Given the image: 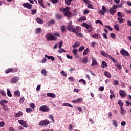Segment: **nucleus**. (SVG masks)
Here are the masks:
<instances>
[{"mask_svg": "<svg viewBox=\"0 0 131 131\" xmlns=\"http://www.w3.org/2000/svg\"><path fill=\"white\" fill-rule=\"evenodd\" d=\"M102 36L104 39H108V36H107V34L105 33H102Z\"/></svg>", "mask_w": 131, "mask_h": 131, "instance_id": "3c124183", "label": "nucleus"}, {"mask_svg": "<svg viewBox=\"0 0 131 131\" xmlns=\"http://www.w3.org/2000/svg\"><path fill=\"white\" fill-rule=\"evenodd\" d=\"M48 124H50V121L48 119L42 120L39 123V126H47Z\"/></svg>", "mask_w": 131, "mask_h": 131, "instance_id": "20e7f679", "label": "nucleus"}, {"mask_svg": "<svg viewBox=\"0 0 131 131\" xmlns=\"http://www.w3.org/2000/svg\"><path fill=\"white\" fill-rule=\"evenodd\" d=\"M112 123L114 126H115V127H117V122H116V120H113Z\"/></svg>", "mask_w": 131, "mask_h": 131, "instance_id": "58836bf2", "label": "nucleus"}, {"mask_svg": "<svg viewBox=\"0 0 131 131\" xmlns=\"http://www.w3.org/2000/svg\"><path fill=\"white\" fill-rule=\"evenodd\" d=\"M119 94H120V96H121V97H125V96H126V93L125 92V91H124L123 90H120Z\"/></svg>", "mask_w": 131, "mask_h": 131, "instance_id": "4468645a", "label": "nucleus"}, {"mask_svg": "<svg viewBox=\"0 0 131 131\" xmlns=\"http://www.w3.org/2000/svg\"><path fill=\"white\" fill-rule=\"evenodd\" d=\"M114 27L115 29L117 30V31H119V27H118V24H116L115 25H114Z\"/></svg>", "mask_w": 131, "mask_h": 131, "instance_id": "37998d69", "label": "nucleus"}, {"mask_svg": "<svg viewBox=\"0 0 131 131\" xmlns=\"http://www.w3.org/2000/svg\"><path fill=\"white\" fill-rule=\"evenodd\" d=\"M41 74H42V75H44V76H47L48 71H47V70H46V69H42V70L41 71Z\"/></svg>", "mask_w": 131, "mask_h": 131, "instance_id": "393cba45", "label": "nucleus"}, {"mask_svg": "<svg viewBox=\"0 0 131 131\" xmlns=\"http://www.w3.org/2000/svg\"><path fill=\"white\" fill-rule=\"evenodd\" d=\"M30 107H31V108L32 109H34L35 108V105L33 103H31L30 104Z\"/></svg>", "mask_w": 131, "mask_h": 131, "instance_id": "4d7b16f0", "label": "nucleus"}, {"mask_svg": "<svg viewBox=\"0 0 131 131\" xmlns=\"http://www.w3.org/2000/svg\"><path fill=\"white\" fill-rule=\"evenodd\" d=\"M78 52V50H77V49H73L72 51V52L73 53V54L75 55L76 58H77V57L78 56V55H77Z\"/></svg>", "mask_w": 131, "mask_h": 131, "instance_id": "7c9ffc66", "label": "nucleus"}, {"mask_svg": "<svg viewBox=\"0 0 131 131\" xmlns=\"http://www.w3.org/2000/svg\"><path fill=\"white\" fill-rule=\"evenodd\" d=\"M120 54H121L122 56H126L127 57H129L130 56L129 53H128V52H127L123 48L120 50Z\"/></svg>", "mask_w": 131, "mask_h": 131, "instance_id": "0eeeda50", "label": "nucleus"}, {"mask_svg": "<svg viewBox=\"0 0 131 131\" xmlns=\"http://www.w3.org/2000/svg\"><path fill=\"white\" fill-rule=\"evenodd\" d=\"M55 17H56V19H57L58 20H60V19H61L62 18V15H61L59 13H57L55 15Z\"/></svg>", "mask_w": 131, "mask_h": 131, "instance_id": "c9c22d12", "label": "nucleus"}, {"mask_svg": "<svg viewBox=\"0 0 131 131\" xmlns=\"http://www.w3.org/2000/svg\"><path fill=\"white\" fill-rule=\"evenodd\" d=\"M82 26L85 27L86 29H89V28H91L92 27V25H89L86 23H84L82 24Z\"/></svg>", "mask_w": 131, "mask_h": 131, "instance_id": "aec40b11", "label": "nucleus"}, {"mask_svg": "<svg viewBox=\"0 0 131 131\" xmlns=\"http://www.w3.org/2000/svg\"><path fill=\"white\" fill-rule=\"evenodd\" d=\"M73 126H72V125L70 124L69 125V130L71 131L73 130Z\"/></svg>", "mask_w": 131, "mask_h": 131, "instance_id": "69168bd1", "label": "nucleus"}, {"mask_svg": "<svg viewBox=\"0 0 131 131\" xmlns=\"http://www.w3.org/2000/svg\"><path fill=\"white\" fill-rule=\"evenodd\" d=\"M76 32H80L81 31V28L78 26L76 27Z\"/></svg>", "mask_w": 131, "mask_h": 131, "instance_id": "a19ab883", "label": "nucleus"}, {"mask_svg": "<svg viewBox=\"0 0 131 131\" xmlns=\"http://www.w3.org/2000/svg\"><path fill=\"white\" fill-rule=\"evenodd\" d=\"M23 115V113L21 111H19L18 113H15L14 115L15 117H21Z\"/></svg>", "mask_w": 131, "mask_h": 131, "instance_id": "2eb2a0df", "label": "nucleus"}, {"mask_svg": "<svg viewBox=\"0 0 131 131\" xmlns=\"http://www.w3.org/2000/svg\"><path fill=\"white\" fill-rule=\"evenodd\" d=\"M7 103H8V101L6 100H2L0 101V105L1 106H4L5 105L4 104H7Z\"/></svg>", "mask_w": 131, "mask_h": 131, "instance_id": "a878e982", "label": "nucleus"}, {"mask_svg": "<svg viewBox=\"0 0 131 131\" xmlns=\"http://www.w3.org/2000/svg\"><path fill=\"white\" fill-rule=\"evenodd\" d=\"M110 99H112V98H115V95H114V92L112 91V90H110Z\"/></svg>", "mask_w": 131, "mask_h": 131, "instance_id": "c85d7f7f", "label": "nucleus"}, {"mask_svg": "<svg viewBox=\"0 0 131 131\" xmlns=\"http://www.w3.org/2000/svg\"><path fill=\"white\" fill-rule=\"evenodd\" d=\"M118 104L120 108H122L123 107V102L121 101V99H119L118 101Z\"/></svg>", "mask_w": 131, "mask_h": 131, "instance_id": "cd10ccee", "label": "nucleus"}, {"mask_svg": "<svg viewBox=\"0 0 131 131\" xmlns=\"http://www.w3.org/2000/svg\"><path fill=\"white\" fill-rule=\"evenodd\" d=\"M25 100V99H24V97H22L19 99V103L20 104L23 103V102Z\"/></svg>", "mask_w": 131, "mask_h": 131, "instance_id": "13d9d810", "label": "nucleus"}, {"mask_svg": "<svg viewBox=\"0 0 131 131\" xmlns=\"http://www.w3.org/2000/svg\"><path fill=\"white\" fill-rule=\"evenodd\" d=\"M109 59H111V60H112V62H113V63H116V64H118V61L114 59L113 57H112L111 56H110Z\"/></svg>", "mask_w": 131, "mask_h": 131, "instance_id": "2f4dec72", "label": "nucleus"}, {"mask_svg": "<svg viewBox=\"0 0 131 131\" xmlns=\"http://www.w3.org/2000/svg\"><path fill=\"white\" fill-rule=\"evenodd\" d=\"M110 36L112 37V38H113V39H115V34L112 33L110 34Z\"/></svg>", "mask_w": 131, "mask_h": 131, "instance_id": "6e6d98bb", "label": "nucleus"}, {"mask_svg": "<svg viewBox=\"0 0 131 131\" xmlns=\"http://www.w3.org/2000/svg\"><path fill=\"white\" fill-rule=\"evenodd\" d=\"M101 67H102V68H105V67H108V64H107V62L105 61H103L102 62Z\"/></svg>", "mask_w": 131, "mask_h": 131, "instance_id": "bb28decb", "label": "nucleus"}, {"mask_svg": "<svg viewBox=\"0 0 131 131\" xmlns=\"http://www.w3.org/2000/svg\"><path fill=\"white\" fill-rule=\"evenodd\" d=\"M7 94L8 97H12V94H11V91L9 90V89H8L7 90Z\"/></svg>", "mask_w": 131, "mask_h": 131, "instance_id": "49530a36", "label": "nucleus"}, {"mask_svg": "<svg viewBox=\"0 0 131 131\" xmlns=\"http://www.w3.org/2000/svg\"><path fill=\"white\" fill-rule=\"evenodd\" d=\"M72 23H70V25H68V30H69L70 31H71L72 32H74V33H76V29H75L74 27L71 24Z\"/></svg>", "mask_w": 131, "mask_h": 131, "instance_id": "6e6552de", "label": "nucleus"}, {"mask_svg": "<svg viewBox=\"0 0 131 131\" xmlns=\"http://www.w3.org/2000/svg\"><path fill=\"white\" fill-rule=\"evenodd\" d=\"M79 46H80V45L79 44V43L76 42H75L73 46V48L74 49H75V48H78V47H79Z\"/></svg>", "mask_w": 131, "mask_h": 131, "instance_id": "473e14b6", "label": "nucleus"}, {"mask_svg": "<svg viewBox=\"0 0 131 131\" xmlns=\"http://www.w3.org/2000/svg\"><path fill=\"white\" fill-rule=\"evenodd\" d=\"M39 110L42 112H49L51 111V109L46 105L41 106L39 107Z\"/></svg>", "mask_w": 131, "mask_h": 131, "instance_id": "7ed1b4c3", "label": "nucleus"}, {"mask_svg": "<svg viewBox=\"0 0 131 131\" xmlns=\"http://www.w3.org/2000/svg\"><path fill=\"white\" fill-rule=\"evenodd\" d=\"M22 5L24 8H26L28 10H31V8H32V5L28 3H24Z\"/></svg>", "mask_w": 131, "mask_h": 131, "instance_id": "1a4fd4ad", "label": "nucleus"}, {"mask_svg": "<svg viewBox=\"0 0 131 131\" xmlns=\"http://www.w3.org/2000/svg\"><path fill=\"white\" fill-rule=\"evenodd\" d=\"M79 82H83L84 84H86V82H85V80H83V79H81L79 80Z\"/></svg>", "mask_w": 131, "mask_h": 131, "instance_id": "0e129e2a", "label": "nucleus"}, {"mask_svg": "<svg viewBox=\"0 0 131 131\" xmlns=\"http://www.w3.org/2000/svg\"><path fill=\"white\" fill-rule=\"evenodd\" d=\"M62 106L63 107H70V108H73V106L68 103H63L62 104Z\"/></svg>", "mask_w": 131, "mask_h": 131, "instance_id": "dca6fc26", "label": "nucleus"}, {"mask_svg": "<svg viewBox=\"0 0 131 131\" xmlns=\"http://www.w3.org/2000/svg\"><path fill=\"white\" fill-rule=\"evenodd\" d=\"M3 106L2 109L5 110L6 111H9V107L6 105H2Z\"/></svg>", "mask_w": 131, "mask_h": 131, "instance_id": "ea45409f", "label": "nucleus"}, {"mask_svg": "<svg viewBox=\"0 0 131 131\" xmlns=\"http://www.w3.org/2000/svg\"><path fill=\"white\" fill-rule=\"evenodd\" d=\"M47 95L48 97H50V98H56V95L55 94V93H47Z\"/></svg>", "mask_w": 131, "mask_h": 131, "instance_id": "f3484780", "label": "nucleus"}, {"mask_svg": "<svg viewBox=\"0 0 131 131\" xmlns=\"http://www.w3.org/2000/svg\"><path fill=\"white\" fill-rule=\"evenodd\" d=\"M31 12L32 15H35L36 14V12H37V10L36 9H33Z\"/></svg>", "mask_w": 131, "mask_h": 131, "instance_id": "864d4df0", "label": "nucleus"}, {"mask_svg": "<svg viewBox=\"0 0 131 131\" xmlns=\"http://www.w3.org/2000/svg\"><path fill=\"white\" fill-rule=\"evenodd\" d=\"M92 37H93V38H95L96 39H99L100 38H101V35L96 33V34H94L93 35H92Z\"/></svg>", "mask_w": 131, "mask_h": 131, "instance_id": "ddd939ff", "label": "nucleus"}, {"mask_svg": "<svg viewBox=\"0 0 131 131\" xmlns=\"http://www.w3.org/2000/svg\"><path fill=\"white\" fill-rule=\"evenodd\" d=\"M68 79H69V80H70L71 82H74V80H75L74 78H73L72 77H69L68 78Z\"/></svg>", "mask_w": 131, "mask_h": 131, "instance_id": "603ef678", "label": "nucleus"}, {"mask_svg": "<svg viewBox=\"0 0 131 131\" xmlns=\"http://www.w3.org/2000/svg\"><path fill=\"white\" fill-rule=\"evenodd\" d=\"M38 3L39 5H40V6L44 9L45 5H43V4H44L45 2L43 1V0H38Z\"/></svg>", "mask_w": 131, "mask_h": 131, "instance_id": "a211bd4d", "label": "nucleus"}, {"mask_svg": "<svg viewBox=\"0 0 131 131\" xmlns=\"http://www.w3.org/2000/svg\"><path fill=\"white\" fill-rule=\"evenodd\" d=\"M92 63L91 64V66H96L98 65V62H97V61L96 60V59L92 58Z\"/></svg>", "mask_w": 131, "mask_h": 131, "instance_id": "4be33fe9", "label": "nucleus"}, {"mask_svg": "<svg viewBox=\"0 0 131 131\" xmlns=\"http://www.w3.org/2000/svg\"><path fill=\"white\" fill-rule=\"evenodd\" d=\"M12 71H13V69L9 68L5 70V73H10V72H12Z\"/></svg>", "mask_w": 131, "mask_h": 131, "instance_id": "79ce46f5", "label": "nucleus"}, {"mask_svg": "<svg viewBox=\"0 0 131 131\" xmlns=\"http://www.w3.org/2000/svg\"><path fill=\"white\" fill-rule=\"evenodd\" d=\"M5 126V122L4 121L0 122V127H4Z\"/></svg>", "mask_w": 131, "mask_h": 131, "instance_id": "e2e57ef3", "label": "nucleus"}, {"mask_svg": "<svg viewBox=\"0 0 131 131\" xmlns=\"http://www.w3.org/2000/svg\"><path fill=\"white\" fill-rule=\"evenodd\" d=\"M120 113L121 114H122V115H124V114H125V113H126V111L124 109H123V107H120Z\"/></svg>", "mask_w": 131, "mask_h": 131, "instance_id": "c756f323", "label": "nucleus"}, {"mask_svg": "<svg viewBox=\"0 0 131 131\" xmlns=\"http://www.w3.org/2000/svg\"><path fill=\"white\" fill-rule=\"evenodd\" d=\"M118 84H119L118 81L117 80H115L114 81V85H118Z\"/></svg>", "mask_w": 131, "mask_h": 131, "instance_id": "bf43d9fd", "label": "nucleus"}, {"mask_svg": "<svg viewBox=\"0 0 131 131\" xmlns=\"http://www.w3.org/2000/svg\"><path fill=\"white\" fill-rule=\"evenodd\" d=\"M79 52H82L84 50V46H81L79 48Z\"/></svg>", "mask_w": 131, "mask_h": 131, "instance_id": "5fc2aeb1", "label": "nucleus"}, {"mask_svg": "<svg viewBox=\"0 0 131 131\" xmlns=\"http://www.w3.org/2000/svg\"><path fill=\"white\" fill-rule=\"evenodd\" d=\"M26 111L28 113H29L30 112H32V110L31 108H28L26 109Z\"/></svg>", "mask_w": 131, "mask_h": 131, "instance_id": "680f3d73", "label": "nucleus"}, {"mask_svg": "<svg viewBox=\"0 0 131 131\" xmlns=\"http://www.w3.org/2000/svg\"><path fill=\"white\" fill-rule=\"evenodd\" d=\"M76 36H78L79 37H82V34L80 33H78V32H76Z\"/></svg>", "mask_w": 131, "mask_h": 131, "instance_id": "8fccbe9b", "label": "nucleus"}, {"mask_svg": "<svg viewBox=\"0 0 131 131\" xmlns=\"http://www.w3.org/2000/svg\"><path fill=\"white\" fill-rule=\"evenodd\" d=\"M14 95L15 97H20V95H21V94L20 93V91H19V90H17L14 91Z\"/></svg>", "mask_w": 131, "mask_h": 131, "instance_id": "5701e85b", "label": "nucleus"}, {"mask_svg": "<svg viewBox=\"0 0 131 131\" xmlns=\"http://www.w3.org/2000/svg\"><path fill=\"white\" fill-rule=\"evenodd\" d=\"M60 74H61L62 75V76H64L65 77H66V76H67V74H66L65 71H64L63 70H62L60 72Z\"/></svg>", "mask_w": 131, "mask_h": 131, "instance_id": "de8ad7c7", "label": "nucleus"}, {"mask_svg": "<svg viewBox=\"0 0 131 131\" xmlns=\"http://www.w3.org/2000/svg\"><path fill=\"white\" fill-rule=\"evenodd\" d=\"M35 31L37 34H39L41 32V29L40 28H37L36 29Z\"/></svg>", "mask_w": 131, "mask_h": 131, "instance_id": "72a5a7b5", "label": "nucleus"}, {"mask_svg": "<svg viewBox=\"0 0 131 131\" xmlns=\"http://www.w3.org/2000/svg\"><path fill=\"white\" fill-rule=\"evenodd\" d=\"M19 78L18 77H14L13 78H12L10 81L11 83H16L18 82V80H19Z\"/></svg>", "mask_w": 131, "mask_h": 131, "instance_id": "9d476101", "label": "nucleus"}, {"mask_svg": "<svg viewBox=\"0 0 131 131\" xmlns=\"http://www.w3.org/2000/svg\"><path fill=\"white\" fill-rule=\"evenodd\" d=\"M103 56H104V57H106V58L110 57V55H108V53H107L106 52L104 54V55Z\"/></svg>", "mask_w": 131, "mask_h": 131, "instance_id": "774afa93", "label": "nucleus"}, {"mask_svg": "<svg viewBox=\"0 0 131 131\" xmlns=\"http://www.w3.org/2000/svg\"><path fill=\"white\" fill-rule=\"evenodd\" d=\"M45 37L47 41H51V40H57V38L51 33H47L45 35Z\"/></svg>", "mask_w": 131, "mask_h": 131, "instance_id": "f03ea898", "label": "nucleus"}, {"mask_svg": "<svg viewBox=\"0 0 131 131\" xmlns=\"http://www.w3.org/2000/svg\"><path fill=\"white\" fill-rule=\"evenodd\" d=\"M70 10V7H67L66 8H62L60 9V11L61 12H63V14L66 17H68V18H70V17H71V12L69 11Z\"/></svg>", "mask_w": 131, "mask_h": 131, "instance_id": "f257e3e1", "label": "nucleus"}, {"mask_svg": "<svg viewBox=\"0 0 131 131\" xmlns=\"http://www.w3.org/2000/svg\"><path fill=\"white\" fill-rule=\"evenodd\" d=\"M104 74L107 78H111V74H110L108 72L104 71Z\"/></svg>", "mask_w": 131, "mask_h": 131, "instance_id": "6ab92c4d", "label": "nucleus"}, {"mask_svg": "<svg viewBox=\"0 0 131 131\" xmlns=\"http://www.w3.org/2000/svg\"><path fill=\"white\" fill-rule=\"evenodd\" d=\"M0 94H1V95H2V96H3V97H5V96H6V92H5V91L2 90L0 92Z\"/></svg>", "mask_w": 131, "mask_h": 131, "instance_id": "052dcab7", "label": "nucleus"}, {"mask_svg": "<svg viewBox=\"0 0 131 131\" xmlns=\"http://www.w3.org/2000/svg\"><path fill=\"white\" fill-rule=\"evenodd\" d=\"M45 58H47L48 59V60H52V61H55V58H54V56H49L48 55L46 54L45 55Z\"/></svg>", "mask_w": 131, "mask_h": 131, "instance_id": "412c9836", "label": "nucleus"}, {"mask_svg": "<svg viewBox=\"0 0 131 131\" xmlns=\"http://www.w3.org/2000/svg\"><path fill=\"white\" fill-rule=\"evenodd\" d=\"M117 19L118 20L119 23H120V24L123 23V22L124 21L123 20V18H122V17H118Z\"/></svg>", "mask_w": 131, "mask_h": 131, "instance_id": "f704fd0d", "label": "nucleus"}, {"mask_svg": "<svg viewBox=\"0 0 131 131\" xmlns=\"http://www.w3.org/2000/svg\"><path fill=\"white\" fill-rule=\"evenodd\" d=\"M36 21L39 24H43V20H42L41 19H40V18L37 17L36 19Z\"/></svg>", "mask_w": 131, "mask_h": 131, "instance_id": "b1692460", "label": "nucleus"}, {"mask_svg": "<svg viewBox=\"0 0 131 131\" xmlns=\"http://www.w3.org/2000/svg\"><path fill=\"white\" fill-rule=\"evenodd\" d=\"M65 2L68 6H70V5H71V2H72V0H65Z\"/></svg>", "mask_w": 131, "mask_h": 131, "instance_id": "c03bdc74", "label": "nucleus"}, {"mask_svg": "<svg viewBox=\"0 0 131 131\" xmlns=\"http://www.w3.org/2000/svg\"><path fill=\"white\" fill-rule=\"evenodd\" d=\"M88 8H89V9H94V7H93V5L91 4H89L87 6Z\"/></svg>", "mask_w": 131, "mask_h": 131, "instance_id": "338daca9", "label": "nucleus"}, {"mask_svg": "<svg viewBox=\"0 0 131 131\" xmlns=\"http://www.w3.org/2000/svg\"><path fill=\"white\" fill-rule=\"evenodd\" d=\"M117 15L118 16V18H122L123 16V14H122V13L120 12H118L117 13Z\"/></svg>", "mask_w": 131, "mask_h": 131, "instance_id": "09e8293b", "label": "nucleus"}, {"mask_svg": "<svg viewBox=\"0 0 131 131\" xmlns=\"http://www.w3.org/2000/svg\"><path fill=\"white\" fill-rule=\"evenodd\" d=\"M49 118L51 119V120L52 121L53 123L55 122V120H54V116L53 115L50 114L48 116Z\"/></svg>", "mask_w": 131, "mask_h": 131, "instance_id": "e433bc0d", "label": "nucleus"}, {"mask_svg": "<svg viewBox=\"0 0 131 131\" xmlns=\"http://www.w3.org/2000/svg\"><path fill=\"white\" fill-rule=\"evenodd\" d=\"M82 101H83L82 98H79L77 99L73 100L72 103H76L77 104H79V103H81Z\"/></svg>", "mask_w": 131, "mask_h": 131, "instance_id": "f8f14e48", "label": "nucleus"}, {"mask_svg": "<svg viewBox=\"0 0 131 131\" xmlns=\"http://www.w3.org/2000/svg\"><path fill=\"white\" fill-rule=\"evenodd\" d=\"M18 123L20 124V125H22L23 127H25V128H27L28 127V124H27V122L23 120H19L18 121Z\"/></svg>", "mask_w": 131, "mask_h": 131, "instance_id": "423d86ee", "label": "nucleus"}, {"mask_svg": "<svg viewBox=\"0 0 131 131\" xmlns=\"http://www.w3.org/2000/svg\"><path fill=\"white\" fill-rule=\"evenodd\" d=\"M105 12H106V7H105V6H102V10H99V14L105 15Z\"/></svg>", "mask_w": 131, "mask_h": 131, "instance_id": "9b49d317", "label": "nucleus"}, {"mask_svg": "<svg viewBox=\"0 0 131 131\" xmlns=\"http://www.w3.org/2000/svg\"><path fill=\"white\" fill-rule=\"evenodd\" d=\"M89 52V48H86L85 49L83 52V56H85L88 55V53Z\"/></svg>", "mask_w": 131, "mask_h": 131, "instance_id": "4c0bfd02", "label": "nucleus"}, {"mask_svg": "<svg viewBox=\"0 0 131 131\" xmlns=\"http://www.w3.org/2000/svg\"><path fill=\"white\" fill-rule=\"evenodd\" d=\"M117 5H113L110 8L109 13L111 15H114L115 13H116V9H117Z\"/></svg>", "mask_w": 131, "mask_h": 131, "instance_id": "39448f33", "label": "nucleus"}, {"mask_svg": "<svg viewBox=\"0 0 131 131\" xmlns=\"http://www.w3.org/2000/svg\"><path fill=\"white\" fill-rule=\"evenodd\" d=\"M86 20V17L85 16L81 17L79 19L78 21H85Z\"/></svg>", "mask_w": 131, "mask_h": 131, "instance_id": "a18cd8bd", "label": "nucleus"}]
</instances>
